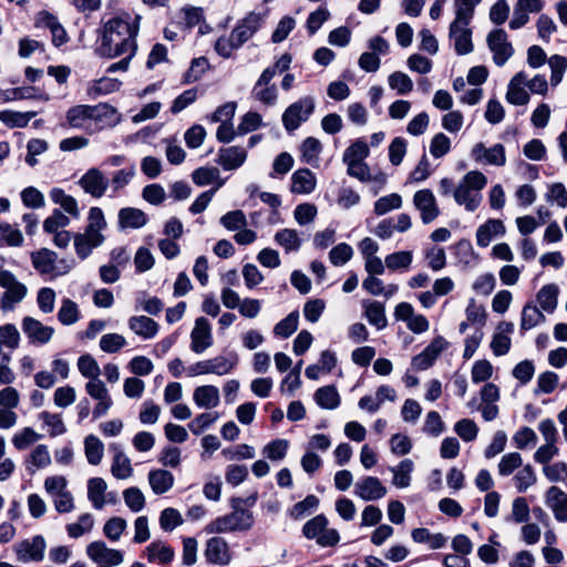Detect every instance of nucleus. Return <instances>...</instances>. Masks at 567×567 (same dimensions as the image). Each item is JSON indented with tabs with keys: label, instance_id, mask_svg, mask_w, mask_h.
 <instances>
[{
	"label": "nucleus",
	"instance_id": "25",
	"mask_svg": "<svg viewBox=\"0 0 567 567\" xmlns=\"http://www.w3.org/2000/svg\"><path fill=\"white\" fill-rule=\"evenodd\" d=\"M91 123L99 125V128L113 127L121 121L116 109L109 104L90 105Z\"/></svg>",
	"mask_w": 567,
	"mask_h": 567
},
{
	"label": "nucleus",
	"instance_id": "58",
	"mask_svg": "<svg viewBox=\"0 0 567 567\" xmlns=\"http://www.w3.org/2000/svg\"><path fill=\"white\" fill-rule=\"evenodd\" d=\"M39 419L48 427L51 437L60 436L66 432L61 414L43 411L39 414Z\"/></svg>",
	"mask_w": 567,
	"mask_h": 567
},
{
	"label": "nucleus",
	"instance_id": "59",
	"mask_svg": "<svg viewBox=\"0 0 567 567\" xmlns=\"http://www.w3.org/2000/svg\"><path fill=\"white\" fill-rule=\"evenodd\" d=\"M76 364L82 377L89 379V381L100 380L101 368L91 354L81 355Z\"/></svg>",
	"mask_w": 567,
	"mask_h": 567
},
{
	"label": "nucleus",
	"instance_id": "56",
	"mask_svg": "<svg viewBox=\"0 0 567 567\" xmlns=\"http://www.w3.org/2000/svg\"><path fill=\"white\" fill-rule=\"evenodd\" d=\"M37 115V112H17V111H0V122L6 124L7 126L13 127H24L28 125L30 120Z\"/></svg>",
	"mask_w": 567,
	"mask_h": 567
},
{
	"label": "nucleus",
	"instance_id": "16",
	"mask_svg": "<svg viewBox=\"0 0 567 567\" xmlns=\"http://www.w3.org/2000/svg\"><path fill=\"white\" fill-rule=\"evenodd\" d=\"M413 205L420 212V217L423 224H431L441 214L436 198L433 192L429 188L417 190L414 194Z\"/></svg>",
	"mask_w": 567,
	"mask_h": 567
},
{
	"label": "nucleus",
	"instance_id": "38",
	"mask_svg": "<svg viewBox=\"0 0 567 567\" xmlns=\"http://www.w3.org/2000/svg\"><path fill=\"white\" fill-rule=\"evenodd\" d=\"M50 198L54 204L59 205L71 217L75 219L80 218L81 213L78 200L73 196L66 194L62 188H52L50 190Z\"/></svg>",
	"mask_w": 567,
	"mask_h": 567
},
{
	"label": "nucleus",
	"instance_id": "43",
	"mask_svg": "<svg viewBox=\"0 0 567 567\" xmlns=\"http://www.w3.org/2000/svg\"><path fill=\"white\" fill-rule=\"evenodd\" d=\"M546 317L543 313V310L539 309L533 302H527L522 310L520 315V329L526 331L530 330L538 324L545 322Z\"/></svg>",
	"mask_w": 567,
	"mask_h": 567
},
{
	"label": "nucleus",
	"instance_id": "2",
	"mask_svg": "<svg viewBox=\"0 0 567 567\" xmlns=\"http://www.w3.org/2000/svg\"><path fill=\"white\" fill-rule=\"evenodd\" d=\"M266 14L260 12H249L240 19L228 37H220L215 43L216 52L228 59L233 52L238 50L248 40H250L265 22Z\"/></svg>",
	"mask_w": 567,
	"mask_h": 567
},
{
	"label": "nucleus",
	"instance_id": "9",
	"mask_svg": "<svg viewBox=\"0 0 567 567\" xmlns=\"http://www.w3.org/2000/svg\"><path fill=\"white\" fill-rule=\"evenodd\" d=\"M21 329L29 343L35 347L48 344L55 333V329L53 327L47 326L40 320L30 316L22 318Z\"/></svg>",
	"mask_w": 567,
	"mask_h": 567
},
{
	"label": "nucleus",
	"instance_id": "51",
	"mask_svg": "<svg viewBox=\"0 0 567 567\" xmlns=\"http://www.w3.org/2000/svg\"><path fill=\"white\" fill-rule=\"evenodd\" d=\"M106 226L107 223L103 210L100 207H91L87 214V225L84 231L105 240L103 230Z\"/></svg>",
	"mask_w": 567,
	"mask_h": 567
},
{
	"label": "nucleus",
	"instance_id": "3",
	"mask_svg": "<svg viewBox=\"0 0 567 567\" xmlns=\"http://www.w3.org/2000/svg\"><path fill=\"white\" fill-rule=\"evenodd\" d=\"M487 178L480 171L466 173L454 188L455 202L467 212H474L482 202L481 190L486 186Z\"/></svg>",
	"mask_w": 567,
	"mask_h": 567
},
{
	"label": "nucleus",
	"instance_id": "32",
	"mask_svg": "<svg viewBox=\"0 0 567 567\" xmlns=\"http://www.w3.org/2000/svg\"><path fill=\"white\" fill-rule=\"evenodd\" d=\"M505 231V226L501 219H488L477 228L476 244L483 248L487 247L495 237L503 236Z\"/></svg>",
	"mask_w": 567,
	"mask_h": 567
},
{
	"label": "nucleus",
	"instance_id": "34",
	"mask_svg": "<svg viewBox=\"0 0 567 567\" xmlns=\"http://www.w3.org/2000/svg\"><path fill=\"white\" fill-rule=\"evenodd\" d=\"M362 307L364 309V317L370 324L374 326L378 330L386 327L388 320L383 303L377 300H364L362 301Z\"/></svg>",
	"mask_w": 567,
	"mask_h": 567
},
{
	"label": "nucleus",
	"instance_id": "60",
	"mask_svg": "<svg viewBox=\"0 0 567 567\" xmlns=\"http://www.w3.org/2000/svg\"><path fill=\"white\" fill-rule=\"evenodd\" d=\"M275 241L284 247L286 251H296L301 246L299 234L295 229L285 228L276 233Z\"/></svg>",
	"mask_w": 567,
	"mask_h": 567
},
{
	"label": "nucleus",
	"instance_id": "50",
	"mask_svg": "<svg viewBox=\"0 0 567 567\" xmlns=\"http://www.w3.org/2000/svg\"><path fill=\"white\" fill-rule=\"evenodd\" d=\"M23 243V234L17 226L0 221V246L21 247Z\"/></svg>",
	"mask_w": 567,
	"mask_h": 567
},
{
	"label": "nucleus",
	"instance_id": "45",
	"mask_svg": "<svg viewBox=\"0 0 567 567\" xmlns=\"http://www.w3.org/2000/svg\"><path fill=\"white\" fill-rule=\"evenodd\" d=\"M210 374L219 377L229 374L238 364V355L229 353L228 355H217L208 359Z\"/></svg>",
	"mask_w": 567,
	"mask_h": 567
},
{
	"label": "nucleus",
	"instance_id": "21",
	"mask_svg": "<svg viewBox=\"0 0 567 567\" xmlns=\"http://www.w3.org/2000/svg\"><path fill=\"white\" fill-rule=\"evenodd\" d=\"M386 493V487L374 476H365L354 484L353 494L365 502L381 499Z\"/></svg>",
	"mask_w": 567,
	"mask_h": 567
},
{
	"label": "nucleus",
	"instance_id": "36",
	"mask_svg": "<svg viewBox=\"0 0 567 567\" xmlns=\"http://www.w3.org/2000/svg\"><path fill=\"white\" fill-rule=\"evenodd\" d=\"M291 192L298 194H310L316 188L317 179L308 168L296 171L291 177Z\"/></svg>",
	"mask_w": 567,
	"mask_h": 567
},
{
	"label": "nucleus",
	"instance_id": "15",
	"mask_svg": "<svg viewBox=\"0 0 567 567\" xmlns=\"http://www.w3.org/2000/svg\"><path fill=\"white\" fill-rule=\"evenodd\" d=\"M47 543L43 536L35 535L30 539L16 544L14 553L21 563L41 561L44 558Z\"/></svg>",
	"mask_w": 567,
	"mask_h": 567
},
{
	"label": "nucleus",
	"instance_id": "37",
	"mask_svg": "<svg viewBox=\"0 0 567 567\" xmlns=\"http://www.w3.org/2000/svg\"><path fill=\"white\" fill-rule=\"evenodd\" d=\"M558 286L556 284H548L538 290L536 301L543 311L553 313L558 306Z\"/></svg>",
	"mask_w": 567,
	"mask_h": 567
},
{
	"label": "nucleus",
	"instance_id": "48",
	"mask_svg": "<svg viewBox=\"0 0 567 567\" xmlns=\"http://www.w3.org/2000/svg\"><path fill=\"white\" fill-rule=\"evenodd\" d=\"M81 319L79 305L70 298H64L58 311V320L63 326L75 324Z\"/></svg>",
	"mask_w": 567,
	"mask_h": 567
},
{
	"label": "nucleus",
	"instance_id": "63",
	"mask_svg": "<svg viewBox=\"0 0 567 567\" xmlns=\"http://www.w3.org/2000/svg\"><path fill=\"white\" fill-rule=\"evenodd\" d=\"M522 465V455L517 452H511L502 456L497 465V471L501 476H508L518 470Z\"/></svg>",
	"mask_w": 567,
	"mask_h": 567
},
{
	"label": "nucleus",
	"instance_id": "49",
	"mask_svg": "<svg viewBox=\"0 0 567 567\" xmlns=\"http://www.w3.org/2000/svg\"><path fill=\"white\" fill-rule=\"evenodd\" d=\"M315 401L322 409L334 410L340 404V395L334 385H326L315 392Z\"/></svg>",
	"mask_w": 567,
	"mask_h": 567
},
{
	"label": "nucleus",
	"instance_id": "29",
	"mask_svg": "<svg viewBox=\"0 0 567 567\" xmlns=\"http://www.w3.org/2000/svg\"><path fill=\"white\" fill-rule=\"evenodd\" d=\"M247 158V152L239 146L220 148L216 162L226 171L240 167Z\"/></svg>",
	"mask_w": 567,
	"mask_h": 567
},
{
	"label": "nucleus",
	"instance_id": "55",
	"mask_svg": "<svg viewBox=\"0 0 567 567\" xmlns=\"http://www.w3.org/2000/svg\"><path fill=\"white\" fill-rule=\"evenodd\" d=\"M94 527V517L90 513L81 514L78 520L65 526L66 533L71 538H79L90 533Z\"/></svg>",
	"mask_w": 567,
	"mask_h": 567
},
{
	"label": "nucleus",
	"instance_id": "41",
	"mask_svg": "<svg viewBox=\"0 0 567 567\" xmlns=\"http://www.w3.org/2000/svg\"><path fill=\"white\" fill-rule=\"evenodd\" d=\"M174 555V549L161 540H155L146 547V556L151 563L168 564Z\"/></svg>",
	"mask_w": 567,
	"mask_h": 567
},
{
	"label": "nucleus",
	"instance_id": "27",
	"mask_svg": "<svg viewBox=\"0 0 567 567\" xmlns=\"http://www.w3.org/2000/svg\"><path fill=\"white\" fill-rule=\"evenodd\" d=\"M110 450L114 453L111 465L112 475L117 480L131 478L133 476V466L131 460L117 444H111Z\"/></svg>",
	"mask_w": 567,
	"mask_h": 567
},
{
	"label": "nucleus",
	"instance_id": "28",
	"mask_svg": "<svg viewBox=\"0 0 567 567\" xmlns=\"http://www.w3.org/2000/svg\"><path fill=\"white\" fill-rule=\"evenodd\" d=\"M130 330L144 340L156 337L159 330L158 323L146 316H132L127 321Z\"/></svg>",
	"mask_w": 567,
	"mask_h": 567
},
{
	"label": "nucleus",
	"instance_id": "4",
	"mask_svg": "<svg viewBox=\"0 0 567 567\" xmlns=\"http://www.w3.org/2000/svg\"><path fill=\"white\" fill-rule=\"evenodd\" d=\"M231 508L230 513L218 516L207 524L205 532L207 534H228L249 530L255 522L252 512L234 504H231Z\"/></svg>",
	"mask_w": 567,
	"mask_h": 567
},
{
	"label": "nucleus",
	"instance_id": "42",
	"mask_svg": "<svg viewBox=\"0 0 567 567\" xmlns=\"http://www.w3.org/2000/svg\"><path fill=\"white\" fill-rule=\"evenodd\" d=\"M414 470V463L410 458L401 461L396 466L390 467L393 474L392 484L398 488H406L411 484V474Z\"/></svg>",
	"mask_w": 567,
	"mask_h": 567
},
{
	"label": "nucleus",
	"instance_id": "62",
	"mask_svg": "<svg viewBox=\"0 0 567 567\" xmlns=\"http://www.w3.org/2000/svg\"><path fill=\"white\" fill-rule=\"evenodd\" d=\"M388 84L401 95H405L413 90L412 79L400 71H395L388 76Z\"/></svg>",
	"mask_w": 567,
	"mask_h": 567
},
{
	"label": "nucleus",
	"instance_id": "13",
	"mask_svg": "<svg viewBox=\"0 0 567 567\" xmlns=\"http://www.w3.org/2000/svg\"><path fill=\"white\" fill-rule=\"evenodd\" d=\"M471 22L452 21L449 27V38L453 42L455 52L465 55L473 51Z\"/></svg>",
	"mask_w": 567,
	"mask_h": 567
},
{
	"label": "nucleus",
	"instance_id": "44",
	"mask_svg": "<svg viewBox=\"0 0 567 567\" xmlns=\"http://www.w3.org/2000/svg\"><path fill=\"white\" fill-rule=\"evenodd\" d=\"M66 122L73 128H89L91 125L90 105H75L68 110Z\"/></svg>",
	"mask_w": 567,
	"mask_h": 567
},
{
	"label": "nucleus",
	"instance_id": "54",
	"mask_svg": "<svg viewBox=\"0 0 567 567\" xmlns=\"http://www.w3.org/2000/svg\"><path fill=\"white\" fill-rule=\"evenodd\" d=\"M369 153L368 144L361 140H357L346 148L342 161L346 165L361 163L369 156Z\"/></svg>",
	"mask_w": 567,
	"mask_h": 567
},
{
	"label": "nucleus",
	"instance_id": "11",
	"mask_svg": "<svg viewBox=\"0 0 567 567\" xmlns=\"http://www.w3.org/2000/svg\"><path fill=\"white\" fill-rule=\"evenodd\" d=\"M87 557L101 566H118L124 561V555L121 550L110 548L102 540H95L86 546Z\"/></svg>",
	"mask_w": 567,
	"mask_h": 567
},
{
	"label": "nucleus",
	"instance_id": "24",
	"mask_svg": "<svg viewBox=\"0 0 567 567\" xmlns=\"http://www.w3.org/2000/svg\"><path fill=\"white\" fill-rule=\"evenodd\" d=\"M527 74L517 72L508 82L505 99L513 105H526L529 102V93L524 89Z\"/></svg>",
	"mask_w": 567,
	"mask_h": 567
},
{
	"label": "nucleus",
	"instance_id": "52",
	"mask_svg": "<svg viewBox=\"0 0 567 567\" xmlns=\"http://www.w3.org/2000/svg\"><path fill=\"white\" fill-rule=\"evenodd\" d=\"M84 452L91 465H99L104 455V444L97 436L90 434L84 439Z\"/></svg>",
	"mask_w": 567,
	"mask_h": 567
},
{
	"label": "nucleus",
	"instance_id": "14",
	"mask_svg": "<svg viewBox=\"0 0 567 567\" xmlns=\"http://www.w3.org/2000/svg\"><path fill=\"white\" fill-rule=\"evenodd\" d=\"M272 79L274 72L264 70L251 90V96L268 106L276 105L278 101V89L271 83Z\"/></svg>",
	"mask_w": 567,
	"mask_h": 567
},
{
	"label": "nucleus",
	"instance_id": "22",
	"mask_svg": "<svg viewBox=\"0 0 567 567\" xmlns=\"http://www.w3.org/2000/svg\"><path fill=\"white\" fill-rule=\"evenodd\" d=\"M545 503L557 522H567V493L557 486H550L545 493Z\"/></svg>",
	"mask_w": 567,
	"mask_h": 567
},
{
	"label": "nucleus",
	"instance_id": "64",
	"mask_svg": "<svg viewBox=\"0 0 567 567\" xmlns=\"http://www.w3.org/2000/svg\"><path fill=\"white\" fill-rule=\"evenodd\" d=\"M536 473L532 465L527 464L517 471L513 481L519 493L527 491L536 483Z\"/></svg>",
	"mask_w": 567,
	"mask_h": 567
},
{
	"label": "nucleus",
	"instance_id": "17",
	"mask_svg": "<svg viewBox=\"0 0 567 567\" xmlns=\"http://www.w3.org/2000/svg\"><path fill=\"white\" fill-rule=\"evenodd\" d=\"M85 391L97 402L93 409V417L100 419L105 415L113 405V400L105 383L101 379L87 381Z\"/></svg>",
	"mask_w": 567,
	"mask_h": 567
},
{
	"label": "nucleus",
	"instance_id": "7",
	"mask_svg": "<svg viewBox=\"0 0 567 567\" xmlns=\"http://www.w3.org/2000/svg\"><path fill=\"white\" fill-rule=\"evenodd\" d=\"M327 526V517L320 514L303 525L302 534L308 539H315L321 547H331L339 543L340 536L337 529Z\"/></svg>",
	"mask_w": 567,
	"mask_h": 567
},
{
	"label": "nucleus",
	"instance_id": "8",
	"mask_svg": "<svg viewBox=\"0 0 567 567\" xmlns=\"http://www.w3.org/2000/svg\"><path fill=\"white\" fill-rule=\"evenodd\" d=\"M316 107L313 96H303L290 104L282 113L281 121L288 132L296 131L303 122L308 121Z\"/></svg>",
	"mask_w": 567,
	"mask_h": 567
},
{
	"label": "nucleus",
	"instance_id": "6",
	"mask_svg": "<svg viewBox=\"0 0 567 567\" xmlns=\"http://www.w3.org/2000/svg\"><path fill=\"white\" fill-rule=\"evenodd\" d=\"M0 287L3 289L0 298V309L3 312L12 311L28 295V287L7 269H0Z\"/></svg>",
	"mask_w": 567,
	"mask_h": 567
},
{
	"label": "nucleus",
	"instance_id": "40",
	"mask_svg": "<svg viewBox=\"0 0 567 567\" xmlns=\"http://www.w3.org/2000/svg\"><path fill=\"white\" fill-rule=\"evenodd\" d=\"M300 158L303 163L317 167L320 162L322 144L316 137H307L299 147Z\"/></svg>",
	"mask_w": 567,
	"mask_h": 567
},
{
	"label": "nucleus",
	"instance_id": "5",
	"mask_svg": "<svg viewBox=\"0 0 567 567\" xmlns=\"http://www.w3.org/2000/svg\"><path fill=\"white\" fill-rule=\"evenodd\" d=\"M34 270L49 279H56L68 275L73 264L65 258H59L58 254L49 248H40L30 254Z\"/></svg>",
	"mask_w": 567,
	"mask_h": 567
},
{
	"label": "nucleus",
	"instance_id": "10",
	"mask_svg": "<svg viewBox=\"0 0 567 567\" xmlns=\"http://www.w3.org/2000/svg\"><path fill=\"white\" fill-rule=\"evenodd\" d=\"M486 41L493 53V61L497 66H503L514 54L513 45L503 29L491 31Z\"/></svg>",
	"mask_w": 567,
	"mask_h": 567
},
{
	"label": "nucleus",
	"instance_id": "30",
	"mask_svg": "<svg viewBox=\"0 0 567 567\" xmlns=\"http://www.w3.org/2000/svg\"><path fill=\"white\" fill-rule=\"evenodd\" d=\"M147 221V215L140 208L125 207L121 208L117 214V223L120 229H138L144 227Z\"/></svg>",
	"mask_w": 567,
	"mask_h": 567
},
{
	"label": "nucleus",
	"instance_id": "26",
	"mask_svg": "<svg viewBox=\"0 0 567 567\" xmlns=\"http://www.w3.org/2000/svg\"><path fill=\"white\" fill-rule=\"evenodd\" d=\"M21 334L13 323L0 326V357L12 358L13 352L20 347Z\"/></svg>",
	"mask_w": 567,
	"mask_h": 567
},
{
	"label": "nucleus",
	"instance_id": "46",
	"mask_svg": "<svg viewBox=\"0 0 567 567\" xmlns=\"http://www.w3.org/2000/svg\"><path fill=\"white\" fill-rule=\"evenodd\" d=\"M122 83L117 79L101 78L90 83L86 93L91 99L106 95L120 90Z\"/></svg>",
	"mask_w": 567,
	"mask_h": 567
},
{
	"label": "nucleus",
	"instance_id": "57",
	"mask_svg": "<svg viewBox=\"0 0 567 567\" xmlns=\"http://www.w3.org/2000/svg\"><path fill=\"white\" fill-rule=\"evenodd\" d=\"M413 260V255L411 251L401 250L393 254H390L385 257L384 262L389 270L398 271L403 270L406 271Z\"/></svg>",
	"mask_w": 567,
	"mask_h": 567
},
{
	"label": "nucleus",
	"instance_id": "1",
	"mask_svg": "<svg viewBox=\"0 0 567 567\" xmlns=\"http://www.w3.org/2000/svg\"><path fill=\"white\" fill-rule=\"evenodd\" d=\"M138 17L122 14L109 19L100 31V44L96 53L100 56L114 59L124 54L134 56L137 50Z\"/></svg>",
	"mask_w": 567,
	"mask_h": 567
},
{
	"label": "nucleus",
	"instance_id": "20",
	"mask_svg": "<svg viewBox=\"0 0 567 567\" xmlns=\"http://www.w3.org/2000/svg\"><path fill=\"white\" fill-rule=\"evenodd\" d=\"M204 557L207 563L218 566H227L233 559L228 543L219 536L206 542Z\"/></svg>",
	"mask_w": 567,
	"mask_h": 567
},
{
	"label": "nucleus",
	"instance_id": "47",
	"mask_svg": "<svg viewBox=\"0 0 567 567\" xmlns=\"http://www.w3.org/2000/svg\"><path fill=\"white\" fill-rule=\"evenodd\" d=\"M192 179L197 186H206L216 183L214 189H218L225 184V179L220 178L219 169L216 167H199L192 174Z\"/></svg>",
	"mask_w": 567,
	"mask_h": 567
},
{
	"label": "nucleus",
	"instance_id": "53",
	"mask_svg": "<svg viewBox=\"0 0 567 567\" xmlns=\"http://www.w3.org/2000/svg\"><path fill=\"white\" fill-rule=\"evenodd\" d=\"M482 0H453L454 19L452 21L472 22L475 8Z\"/></svg>",
	"mask_w": 567,
	"mask_h": 567
},
{
	"label": "nucleus",
	"instance_id": "39",
	"mask_svg": "<svg viewBox=\"0 0 567 567\" xmlns=\"http://www.w3.org/2000/svg\"><path fill=\"white\" fill-rule=\"evenodd\" d=\"M73 240L75 252L81 259L87 258L94 248L104 243L103 239L85 231L75 234Z\"/></svg>",
	"mask_w": 567,
	"mask_h": 567
},
{
	"label": "nucleus",
	"instance_id": "35",
	"mask_svg": "<svg viewBox=\"0 0 567 567\" xmlns=\"http://www.w3.org/2000/svg\"><path fill=\"white\" fill-rule=\"evenodd\" d=\"M148 484L156 495L168 492L175 482L174 475L162 468L152 470L148 473Z\"/></svg>",
	"mask_w": 567,
	"mask_h": 567
},
{
	"label": "nucleus",
	"instance_id": "31",
	"mask_svg": "<svg viewBox=\"0 0 567 567\" xmlns=\"http://www.w3.org/2000/svg\"><path fill=\"white\" fill-rule=\"evenodd\" d=\"M193 400L197 408L212 410L219 405V390L215 385H200L194 390Z\"/></svg>",
	"mask_w": 567,
	"mask_h": 567
},
{
	"label": "nucleus",
	"instance_id": "19",
	"mask_svg": "<svg viewBox=\"0 0 567 567\" xmlns=\"http://www.w3.org/2000/svg\"><path fill=\"white\" fill-rule=\"evenodd\" d=\"M109 178L96 167L87 169L79 179L78 184L84 193L94 198H101L109 187Z\"/></svg>",
	"mask_w": 567,
	"mask_h": 567
},
{
	"label": "nucleus",
	"instance_id": "12",
	"mask_svg": "<svg viewBox=\"0 0 567 567\" xmlns=\"http://www.w3.org/2000/svg\"><path fill=\"white\" fill-rule=\"evenodd\" d=\"M471 157L474 162L484 165L504 166L506 153L503 144L497 143L487 147L484 143H476L471 150Z\"/></svg>",
	"mask_w": 567,
	"mask_h": 567
},
{
	"label": "nucleus",
	"instance_id": "18",
	"mask_svg": "<svg viewBox=\"0 0 567 567\" xmlns=\"http://www.w3.org/2000/svg\"><path fill=\"white\" fill-rule=\"evenodd\" d=\"M214 343L212 326L205 317L195 320L190 332V350L197 354L204 353Z\"/></svg>",
	"mask_w": 567,
	"mask_h": 567
},
{
	"label": "nucleus",
	"instance_id": "61",
	"mask_svg": "<svg viewBox=\"0 0 567 567\" xmlns=\"http://www.w3.org/2000/svg\"><path fill=\"white\" fill-rule=\"evenodd\" d=\"M41 437V434L37 433L32 427L27 426L12 436V444L17 450L23 451L38 442Z\"/></svg>",
	"mask_w": 567,
	"mask_h": 567
},
{
	"label": "nucleus",
	"instance_id": "23",
	"mask_svg": "<svg viewBox=\"0 0 567 567\" xmlns=\"http://www.w3.org/2000/svg\"><path fill=\"white\" fill-rule=\"evenodd\" d=\"M87 499L96 511L104 508L106 504H114L115 499L107 498V483L102 477H92L87 481Z\"/></svg>",
	"mask_w": 567,
	"mask_h": 567
},
{
	"label": "nucleus",
	"instance_id": "33",
	"mask_svg": "<svg viewBox=\"0 0 567 567\" xmlns=\"http://www.w3.org/2000/svg\"><path fill=\"white\" fill-rule=\"evenodd\" d=\"M51 462L49 447L45 444H39L27 456L25 470L30 474H34L37 471L48 467Z\"/></svg>",
	"mask_w": 567,
	"mask_h": 567
}]
</instances>
